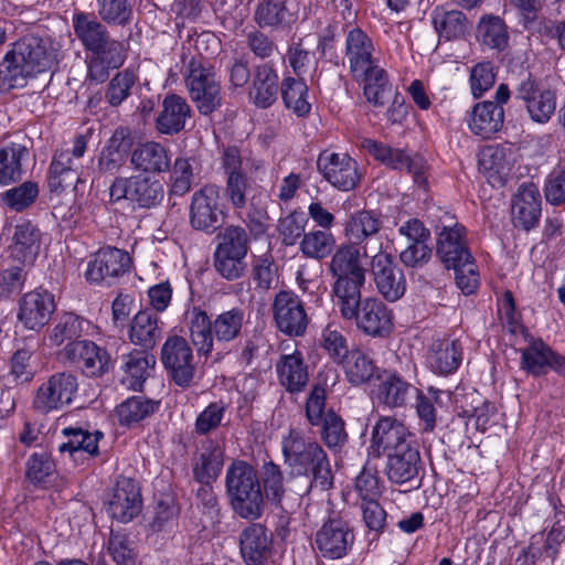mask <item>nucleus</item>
<instances>
[{"instance_id":"27","label":"nucleus","mask_w":565,"mask_h":565,"mask_svg":"<svg viewBox=\"0 0 565 565\" xmlns=\"http://www.w3.org/2000/svg\"><path fill=\"white\" fill-rule=\"evenodd\" d=\"M462 361V347L458 340L437 339L429 347L426 362L437 375H450Z\"/></svg>"},{"instance_id":"58","label":"nucleus","mask_w":565,"mask_h":565,"mask_svg":"<svg viewBox=\"0 0 565 565\" xmlns=\"http://www.w3.org/2000/svg\"><path fill=\"white\" fill-rule=\"evenodd\" d=\"M138 76L135 71L126 68L118 72L107 84L105 99L111 107L120 106L131 94Z\"/></svg>"},{"instance_id":"33","label":"nucleus","mask_w":565,"mask_h":565,"mask_svg":"<svg viewBox=\"0 0 565 565\" xmlns=\"http://www.w3.org/2000/svg\"><path fill=\"white\" fill-rule=\"evenodd\" d=\"M564 537V533L559 527H553L546 535H533L527 550L523 552V564L548 565L553 563Z\"/></svg>"},{"instance_id":"51","label":"nucleus","mask_w":565,"mask_h":565,"mask_svg":"<svg viewBox=\"0 0 565 565\" xmlns=\"http://www.w3.org/2000/svg\"><path fill=\"white\" fill-rule=\"evenodd\" d=\"M340 365L347 380L353 385L367 383L375 373L373 360L360 349H352Z\"/></svg>"},{"instance_id":"20","label":"nucleus","mask_w":565,"mask_h":565,"mask_svg":"<svg viewBox=\"0 0 565 565\" xmlns=\"http://www.w3.org/2000/svg\"><path fill=\"white\" fill-rule=\"evenodd\" d=\"M437 228L436 254L446 268L472 259L467 246L466 228L461 224L455 222Z\"/></svg>"},{"instance_id":"17","label":"nucleus","mask_w":565,"mask_h":565,"mask_svg":"<svg viewBox=\"0 0 565 565\" xmlns=\"http://www.w3.org/2000/svg\"><path fill=\"white\" fill-rule=\"evenodd\" d=\"M415 438L406 426L395 417H380L372 428L370 455L381 457L388 455Z\"/></svg>"},{"instance_id":"28","label":"nucleus","mask_w":565,"mask_h":565,"mask_svg":"<svg viewBox=\"0 0 565 565\" xmlns=\"http://www.w3.org/2000/svg\"><path fill=\"white\" fill-rule=\"evenodd\" d=\"M192 109L186 99L177 94H168L162 100V110L156 119L160 134L172 136L184 130L191 118Z\"/></svg>"},{"instance_id":"30","label":"nucleus","mask_w":565,"mask_h":565,"mask_svg":"<svg viewBox=\"0 0 565 565\" xmlns=\"http://www.w3.org/2000/svg\"><path fill=\"white\" fill-rule=\"evenodd\" d=\"M373 41L362 29L353 28L347 33L345 57L353 75L365 73L376 65L373 60Z\"/></svg>"},{"instance_id":"9","label":"nucleus","mask_w":565,"mask_h":565,"mask_svg":"<svg viewBox=\"0 0 565 565\" xmlns=\"http://www.w3.org/2000/svg\"><path fill=\"white\" fill-rule=\"evenodd\" d=\"M382 222L380 216L367 210L352 213L344 226L348 243L362 248L364 258L382 252L383 243L380 235Z\"/></svg>"},{"instance_id":"61","label":"nucleus","mask_w":565,"mask_h":565,"mask_svg":"<svg viewBox=\"0 0 565 565\" xmlns=\"http://www.w3.org/2000/svg\"><path fill=\"white\" fill-rule=\"evenodd\" d=\"M170 193L182 196L188 193L194 181V168L192 160L178 157L170 167Z\"/></svg>"},{"instance_id":"41","label":"nucleus","mask_w":565,"mask_h":565,"mask_svg":"<svg viewBox=\"0 0 565 565\" xmlns=\"http://www.w3.org/2000/svg\"><path fill=\"white\" fill-rule=\"evenodd\" d=\"M278 89V75L273 66L267 63L257 66L249 92L252 102L258 108H268L277 100Z\"/></svg>"},{"instance_id":"1","label":"nucleus","mask_w":565,"mask_h":565,"mask_svg":"<svg viewBox=\"0 0 565 565\" xmlns=\"http://www.w3.org/2000/svg\"><path fill=\"white\" fill-rule=\"evenodd\" d=\"M184 320L198 354L206 356L212 352L214 343L226 344L241 338L245 312L235 307L211 319L204 310L193 307L185 312Z\"/></svg>"},{"instance_id":"6","label":"nucleus","mask_w":565,"mask_h":565,"mask_svg":"<svg viewBox=\"0 0 565 565\" xmlns=\"http://www.w3.org/2000/svg\"><path fill=\"white\" fill-rule=\"evenodd\" d=\"M225 217L218 185L205 184L193 193L190 204V224L194 230L212 234L222 227Z\"/></svg>"},{"instance_id":"55","label":"nucleus","mask_w":565,"mask_h":565,"mask_svg":"<svg viewBox=\"0 0 565 565\" xmlns=\"http://www.w3.org/2000/svg\"><path fill=\"white\" fill-rule=\"evenodd\" d=\"M280 93L286 108L298 116H305L310 111V104L307 100L308 87L301 78L287 76L280 85Z\"/></svg>"},{"instance_id":"59","label":"nucleus","mask_w":565,"mask_h":565,"mask_svg":"<svg viewBox=\"0 0 565 565\" xmlns=\"http://www.w3.org/2000/svg\"><path fill=\"white\" fill-rule=\"evenodd\" d=\"M310 470L312 471V478L308 472L296 475V483L303 491V494H308L311 490L326 492L331 489L333 478L327 457Z\"/></svg>"},{"instance_id":"39","label":"nucleus","mask_w":565,"mask_h":565,"mask_svg":"<svg viewBox=\"0 0 565 565\" xmlns=\"http://www.w3.org/2000/svg\"><path fill=\"white\" fill-rule=\"evenodd\" d=\"M430 18L438 36L446 41L462 39L471 30V23L459 10H446L438 6L433 9Z\"/></svg>"},{"instance_id":"32","label":"nucleus","mask_w":565,"mask_h":565,"mask_svg":"<svg viewBox=\"0 0 565 565\" xmlns=\"http://www.w3.org/2000/svg\"><path fill=\"white\" fill-rule=\"evenodd\" d=\"M468 124L473 135L490 139L503 127L504 109L493 100L478 103L471 110Z\"/></svg>"},{"instance_id":"29","label":"nucleus","mask_w":565,"mask_h":565,"mask_svg":"<svg viewBox=\"0 0 565 565\" xmlns=\"http://www.w3.org/2000/svg\"><path fill=\"white\" fill-rule=\"evenodd\" d=\"M130 164L136 171L159 174L170 170L171 158L162 143L146 141L134 148Z\"/></svg>"},{"instance_id":"37","label":"nucleus","mask_w":565,"mask_h":565,"mask_svg":"<svg viewBox=\"0 0 565 565\" xmlns=\"http://www.w3.org/2000/svg\"><path fill=\"white\" fill-rule=\"evenodd\" d=\"M227 494H263L256 469L245 460L236 459L227 467Z\"/></svg>"},{"instance_id":"5","label":"nucleus","mask_w":565,"mask_h":565,"mask_svg":"<svg viewBox=\"0 0 565 565\" xmlns=\"http://www.w3.org/2000/svg\"><path fill=\"white\" fill-rule=\"evenodd\" d=\"M78 391V380L72 372H56L35 391L33 408L42 414L71 405Z\"/></svg>"},{"instance_id":"15","label":"nucleus","mask_w":565,"mask_h":565,"mask_svg":"<svg viewBox=\"0 0 565 565\" xmlns=\"http://www.w3.org/2000/svg\"><path fill=\"white\" fill-rule=\"evenodd\" d=\"M242 164L243 160L237 147L224 149L221 158V167L226 177L224 196L236 210L246 206V195L250 188L249 179L243 172Z\"/></svg>"},{"instance_id":"23","label":"nucleus","mask_w":565,"mask_h":565,"mask_svg":"<svg viewBox=\"0 0 565 565\" xmlns=\"http://www.w3.org/2000/svg\"><path fill=\"white\" fill-rule=\"evenodd\" d=\"M541 216V195L533 183L522 184L514 196L512 221L515 227L530 231L537 226Z\"/></svg>"},{"instance_id":"14","label":"nucleus","mask_w":565,"mask_h":565,"mask_svg":"<svg viewBox=\"0 0 565 565\" xmlns=\"http://www.w3.org/2000/svg\"><path fill=\"white\" fill-rule=\"evenodd\" d=\"M371 258V273L379 292L391 302L402 298L406 290V280L392 255L382 250Z\"/></svg>"},{"instance_id":"34","label":"nucleus","mask_w":565,"mask_h":565,"mask_svg":"<svg viewBox=\"0 0 565 565\" xmlns=\"http://www.w3.org/2000/svg\"><path fill=\"white\" fill-rule=\"evenodd\" d=\"M362 248L351 243L340 245L330 262V271L333 278H351L358 281L365 279V269L362 266Z\"/></svg>"},{"instance_id":"45","label":"nucleus","mask_w":565,"mask_h":565,"mask_svg":"<svg viewBox=\"0 0 565 565\" xmlns=\"http://www.w3.org/2000/svg\"><path fill=\"white\" fill-rule=\"evenodd\" d=\"M65 441L58 445L61 454L68 452L74 457L77 452H87L90 456L98 454V441L103 437L99 430L90 433L82 427H66L62 429Z\"/></svg>"},{"instance_id":"11","label":"nucleus","mask_w":565,"mask_h":565,"mask_svg":"<svg viewBox=\"0 0 565 565\" xmlns=\"http://www.w3.org/2000/svg\"><path fill=\"white\" fill-rule=\"evenodd\" d=\"M131 265L132 260L128 252L117 247H103L88 262L85 278L90 284L111 285L115 279L127 274Z\"/></svg>"},{"instance_id":"3","label":"nucleus","mask_w":565,"mask_h":565,"mask_svg":"<svg viewBox=\"0 0 565 565\" xmlns=\"http://www.w3.org/2000/svg\"><path fill=\"white\" fill-rule=\"evenodd\" d=\"M185 85L198 111L209 116L223 105V94L214 68L204 60L192 57L186 66Z\"/></svg>"},{"instance_id":"2","label":"nucleus","mask_w":565,"mask_h":565,"mask_svg":"<svg viewBox=\"0 0 565 565\" xmlns=\"http://www.w3.org/2000/svg\"><path fill=\"white\" fill-rule=\"evenodd\" d=\"M53 58L39 38L17 41L0 63V89L25 85L26 78L50 67Z\"/></svg>"},{"instance_id":"42","label":"nucleus","mask_w":565,"mask_h":565,"mask_svg":"<svg viewBox=\"0 0 565 565\" xmlns=\"http://www.w3.org/2000/svg\"><path fill=\"white\" fill-rule=\"evenodd\" d=\"M364 284L365 279L334 278L332 301L344 320H351L353 312L362 305L361 288Z\"/></svg>"},{"instance_id":"44","label":"nucleus","mask_w":565,"mask_h":565,"mask_svg":"<svg viewBox=\"0 0 565 565\" xmlns=\"http://www.w3.org/2000/svg\"><path fill=\"white\" fill-rule=\"evenodd\" d=\"M39 239V231L30 222L17 224L9 246L10 256L23 264L32 262L38 253Z\"/></svg>"},{"instance_id":"13","label":"nucleus","mask_w":565,"mask_h":565,"mask_svg":"<svg viewBox=\"0 0 565 565\" xmlns=\"http://www.w3.org/2000/svg\"><path fill=\"white\" fill-rule=\"evenodd\" d=\"M64 356L88 377L108 372L111 360L106 349L89 340L70 342L63 349Z\"/></svg>"},{"instance_id":"56","label":"nucleus","mask_w":565,"mask_h":565,"mask_svg":"<svg viewBox=\"0 0 565 565\" xmlns=\"http://www.w3.org/2000/svg\"><path fill=\"white\" fill-rule=\"evenodd\" d=\"M333 235L323 230H313L303 234L299 248L308 258L322 259L329 256L334 248Z\"/></svg>"},{"instance_id":"47","label":"nucleus","mask_w":565,"mask_h":565,"mask_svg":"<svg viewBox=\"0 0 565 565\" xmlns=\"http://www.w3.org/2000/svg\"><path fill=\"white\" fill-rule=\"evenodd\" d=\"M163 185L148 175H135L130 181V202L138 207L150 209L163 199Z\"/></svg>"},{"instance_id":"24","label":"nucleus","mask_w":565,"mask_h":565,"mask_svg":"<svg viewBox=\"0 0 565 565\" xmlns=\"http://www.w3.org/2000/svg\"><path fill=\"white\" fill-rule=\"evenodd\" d=\"M521 366L535 376L543 374L546 366L565 376V358L554 352L542 340H535L522 350Z\"/></svg>"},{"instance_id":"46","label":"nucleus","mask_w":565,"mask_h":565,"mask_svg":"<svg viewBox=\"0 0 565 565\" xmlns=\"http://www.w3.org/2000/svg\"><path fill=\"white\" fill-rule=\"evenodd\" d=\"M417 390L396 373L386 374L377 391L379 399L388 407H401L406 404Z\"/></svg>"},{"instance_id":"62","label":"nucleus","mask_w":565,"mask_h":565,"mask_svg":"<svg viewBox=\"0 0 565 565\" xmlns=\"http://www.w3.org/2000/svg\"><path fill=\"white\" fill-rule=\"evenodd\" d=\"M246 256L215 248L214 268L227 280H236L241 278L247 267Z\"/></svg>"},{"instance_id":"40","label":"nucleus","mask_w":565,"mask_h":565,"mask_svg":"<svg viewBox=\"0 0 565 565\" xmlns=\"http://www.w3.org/2000/svg\"><path fill=\"white\" fill-rule=\"evenodd\" d=\"M353 76L363 81L364 96L375 107H383L396 93L388 81L386 71L379 65Z\"/></svg>"},{"instance_id":"53","label":"nucleus","mask_w":565,"mask_h":565,"mask_svg":"<svg viewBox=\"0 0 565 565\" xmlns=\"http://www.w3.org/2000/svg\"><path fill=\"white\" fill-rule=\"evenodd\" d=\"M222 466L223 451L211 440L207 443V446L200 455L199 461L194 466L193 473L195 480L201 484H210L218 477Z\"/></svg>"},{"instance_id":"49","label":"nucleus","mask_w":565,"mask_h":565,"mask_svg":"<svg viewBox=\"0 0 565 565\" xmlns=\"http://www.w3.org/2000/svg\"><path fill=\"white\" fill-rule=\"evenodd\" d=\"M89 322L84 318L73 313L64 312L60 315L49 334V339L53 345H61L64 342H77Z\"/></svg>"},{"instance_id":"63","label":"nucleus","mask_w":565,"mask_h":565,"mask_svg":"<svg viewBox=\"0 0 565 565\" xmlns=\"http://www.w3.org/2000/svg\"><path fill=\"white\" fill-rule=\"evenodd\" d=\"M38 196L39 184L34 181H25L1 194L2 202L15 212L30 207Z\"/></svg>"},{"instance_id":"36","label":"nucleus","mask_w":565,"mask_h":565,"mask_svg":"<svg viewBox=\"0 0 565 565\" xmlns=\"http://www.w3.org/2000/svg\"><path fill=\"white\" fill-rule=\"evenodd\" d=\"M241 553L247 565H262L271 553V540L260 524L248 526L241 535Z\"/></svg>"},{"instance_id":"21","label":"nucleus","mask_w":565,"mask_h":565,"mask_svg":"<svg viewBox=\"0 0 565 565\" xmlns=\"http://www.w3.org/2000/svg\"><path fill=\"white\" fill-rule=\"evenodd\" d=\"M282 455L285 462L297 471V475L307 473L316 463L327 457L323 449L316 441H307L296 430H290L282 440Z\"/></svg>"},{"instance_id":"22","label":"nucleus","mask_w":565,"mask_h":565,"mask_svg":"<svg viewBox=\"0 0 565 565\" xmlns=\"http://www.w3.org/2000/svg\"><path fill=\"white\" fill-rule=\"evenodd\" d=\"M354 542L349 524L340 518H331L316 534V544L324 557L338 559L345 556Z\"/></svg>"},{"instance_id":"18","label":"nucleus","mask_w":565,"mask_h":565,"mask_svg":"<svg viewBox=\"0 0 565 565\" xmlns=\"http://www.w3.org/2000/svg\"><path fill=\"white\" fill-rule=\"evenodd\" d=\"M56 310L54 296L47 290L26 292L19 301L18 320L31 331L40 332Z\"/></svg>"},{"instance_id":"60","label":"nucleus","mask_w":565,"mask_h":565,"mask_svg":"<svg viewBox=\"0 0 565 565\" xmlns=\"http://www.w3.org/2000/svg\"><path fill=\"white\" fill-rule=\"evenodd\" d=\"M478 33L482 44L490 49L501 51L508 45L509 34L507 25L499 17H490L481 20L478 26Z\"/></svg>"},{"instance_id":"19","label":"nucleus","mask_w":565,"mask_h":565,"mask_svg":"<svg viewBox=\"0 0 565 565\" xmlns=\"http://www.w3.org/2000/svg\"><path fill=\"white\" fill-rule=\"evenodd\" d=\"M134 146L131 130L117 127L102 148L97 158V171L102 175H116L130 159Z\"/></svg>"},{"instance_id":"7","label":"nucleus","mask_w":565,"mask_h":565,"mask_svg":"<svg viewBox=\"0 0 565 565\" xmlns=\"http://www.w3.org/2000/svg\"><path fill=\"white\" fill-rule=\"evenodd\" d=\"M161 361L173 383L189 387L196 372L193 350L183 337H169L161 349Z\"/></svg>"},{"instance_id":"43","label":"nucleus","mask_w":565,"mask_h":565,"mask_svg":"<svg viewBox=\"0 0 565 565\" xmlns=\"http://www.w3.org/2000/svg\"><path fill=\"white\" fill-rule=\"evenodd\" d=\"M161 334L159 318L157 313L150 310L139 311L130 323V341L145 349H152L161 338Z\"/></svg>"},{"instance_id":"35","label":"nucleus","mask_w":565,"mask_h":565,"mask_svg":"<svg viewBox=\"0 0 565 565\" xmlns=\"http://www.w3.org/2000/svg\"><path fill=\"white\" fill-rule=\"evenodd\" d=\"M276 372L279 383L290 393L303 391L309 381L308 366L299 351L281 355Z\"/></svg>"},{"instance_id":"57","label":"nucleus","mask_w":565,"mask_h":565,"mask_svg":"<svg viewBox=\"0 0 565 565\" xmlns=\"http://www.w3.org/2000/svg\"><path fill=\"white\" fill-rule=\"evenodd\" d=\"M157 408V402L143 396H134L119 404L116 412L120 424L130 425L153 414Z\"/></svg>"},{"instance_id":"64","label":"nucleus","mask_w":565,"mask_h":565,"mask_svg":"<svg viewBox=\"0 0 565 565\" xmlns=\"http://www.w3.org/2000/svg\"><path fill=\"white\" fill-rule=\"evenodd\" d=\"M97 11L100 19L114 25H126L132 17L130 0H97Z\"/></svg>"},{"instance_id":"50","label":"nucleus","mask_w":565,"mask_h":565,"mask_svg":"<svg viewBox=\"0 0 565 565\" xmlns=\"http://www.w3.org/2000/svg\"><path fill=\"white\" fill-rule=\"evenodd\" d=\"M29 150L20 143H12L0 150V183L6 185L21 180L23 174L22 160L28 158Z\"/></svg>"},{"instance_id":"8","label":"nucleus","mask_w":565,"mask_h":565,"mask_svg":"<svg viewBox=\"0 0 565 565\" xmlns=\"http://www.w3.org/2000/svg\"><path fill=\"white\" fill-rule=\"evenodd\" d=\"M361 148L391 169H406L413 175L416 184L423 189L427 188V179L425 177L426 161L422 156H411L404 150L392 148L388 145L370 138H364L361 141Z\"/></svg>"},{"instance_id":"25","label":"nucleus","mask_w":565,"mask_h":565,"mask_svg":"<svg viewBox=\"0 0 565 565\" xmlns=\"http://www.w3.org/2000/svg\"><path fill=\"white\" fill-rule=\"evenodd\" d=\"M402 448L387 455L386 475L395 483H405L417 476L420 466V454L414 439Z\"/></svg>"},{"instance_id":"26","label":"nucleus","mask_w":565,"mask_h":565,"mask_svg":"<svg viewBox=\"0 0 565 565\" xmlns=\"http://www.w3.org/2000/svg\"><path fill=\"white\" fill-rule=\"evenodd\" d=\"M73 26L76 36L79 39L85 50L90 53L108 50L109 47H114L113 44H122L119 41L110 39L106 26L89 14H75L73 18Z\"/></svg>"},{"instance_id":"4","label":"nucleus","mask_w":565,"mask_h":565,"mask_svg":"<svg viewBox=\"0 0 565 565\" xmlns=\"http://www.w3.org/2000/svg\"><path fill=\"white\" fill-rule=\"evenodd\" d=\"M510 81L514 86L515 97L523 102L530 118L537 124H546L556 109V93L541 89L525 68H521L518 75L512 74Z\"/></svg>"},{"instance_id":"48","label":"nucleus","mask_w":565,"mask_h":565,"mask_svg":"<svg viewBox=\"0 0 565 565\" xmlns=\"http://www.w3.org/2000/svg\"><path fill=\"white\" fill-rule=\"evenodd\" d=\"M156 364V358L147 351L135 350L124 356L122 369L125 376L122 383L130 388L140 390L148 376V371Z\"/></svg>"},{"instance_id":"31","label":"nucleus","mask_w":565,"mask_h":565,"mask_svg":"<svg viewBox=\"0 0 565 565\" xmlns=\"http://www.w3.org/2000/svg\"><path fill=\"white\" fill-rule=\"evenodd\" d=\"M114 47L100 52H93L85 60L87 75L85 83L99 85L105 83L111 70L119 68L126 60L122 44H113Z\"/></svg>"},{"instance_id":"38","label":"nucleus","mask_w":565,"mask_h":565,"mask_svg":"<svg viewBox=\"0 0 565 565\" xmlns=\"http://www.w3.org/2000/svg\"><path fill=\"white\" fill-rule=\"evenodd\" d=\"M77 160L68 150L55 151L49 168V188L52 192H61L79 181Z\"/></svg>"},{"instance_id":"54","label":"nucleus","mask_w":565,"mask_h":565,"mask_svg":"<svg viewBox=\"0 0 565 565\" xmlns=\"http://www.w3.org/2000/svg\"><path fill=\"white\" fill-rule=\"evenodd\" d=\"M286 0H260L254 11V20L260 28H278L291 21Z\"/></svg>"},{"instance_id":"12","label":"nucleus","mask_w":565,"mask_h":565,"mask_svg":"<svg viewBox=\"0 0 565 565\" xmlns=\"http://www.w3.org/2000/svg\"><path fill=\"white\" fill-rule=\"evenodd\" d=\"M354 321L359 331L364 335L385 339L393 331V312L377 298L367 297L353 312L350 321Z\"/></svg>"},{"instance_id":"52","label":"nucleus","mask_w":565,"mask_h":565,"mask_svg":"<svg viewBox=\"0 0 565 565\" xmlns=\"http://www.w3.org/2000/svg\"><path fill=\"white\" fill-rule=\"evenodd\" d=\"M260 490L265 494H282L285 492H299L300 487L296 483V476L290 475L285 478L278 465L271 460L265 462L260 471Z\"/></svg>"},{"instance_id":"16","label":"nucleus","mask_w":565,"mask_h":565,"mask_svg":"<svg viewBox=\"0 0 565 565\" xmlns=\"http://www.w3.org/2000/svg\"><path fill=\"white\" fill-rule=\"evenodd\" d=\"M274 320L279 331L290 337H300L306 332L308 316L298 296L279 291L273 302Z\"/></svg>"},{"instance_id":"10","label":"nucleus","mask_w":565,"mask_h":565,"mask_svg":"<svg viewBox=\"0 0 565 565\" xmlns=\"http://www.w3.org/2000/svg\"><path fill=\"white\" fill-rule=\"evenodd\" d=\"M317 169L326 181L343 192L354 190L362 177L358 162L344 152L322 151L317 159Z\"/></svg>"}]
</instances>
